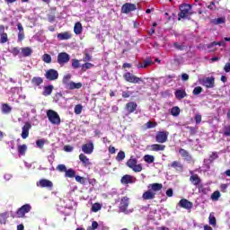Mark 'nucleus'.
<instances>
[{
    "label": "nucleus",
    "instance_id": "nucleus-1",
    "mask_svg": "<svg viewBox=\"0 0 230 230\" xmlns=\"http://www.w3.org/2000/svg\"><path fill=\"white\" fill-rule=\"evenodd\" d=\"M147 188L148 190L143 193L142 199L143 200H154L156 193L163 190V183H150Z\"/></svg>",
    "mask_w": 230,
    "mask_h": 230
},
{
    "label": "nucleus",
    "instance_id": "nucleus-2",
    "mask_svg": "<svg viewBox=\"0 0 230 230\" xmlns=\"http://www.w3.org/2000/svg\"><path fill=\"white\" fill-rule=\"evenodd\" d=\"M180 13H178V21L181 19H186L189 15H192L193 13L191 12V4H181L179 6Z\"/></svg>",
    "mask_w": 230,
    "mask_h": 230
},
{
    "label": "nucleus",
    "instance_id": "nucleus-3",
    "mask_svg": "<svg viewBox=\"0 0 230 230\" xmlns=\"http://www.w3.org/2000/svg\"><path fill=\"white\" fill-rule=\"evenodd\" d=\"M127 166L130 168L135 173H139V172L143 171V165L140 164H137V159L131 156L126 163Z\"/></svg>",
    "mask_w": 230,
    "mask_h": 230
},
{
    "label": "nucleus",
    "instance_id": "nucleus-4",
    "mask_svg": "<svg viewBox=\"0 0 230 230\" xmlns=\"http://www.w3.org/2000/svg\"><path fill=\"white\" fill-rule=\"evenodd\" d=\"M47 117L52 125H60V116L57 111L49 110L47 111Z\"/></svg>",
    "mask_w": 230,
    "mask_h": 230
},
{
    "label": "nucleus",
    "instance_id": "nucleus-5",
    "mask_svg": "<svg viewBox=\"0 0 230 230\" xmlns=\"http://www.w3.org/2000/svg\"><path fill=\"white\" fill-rule=\"evenodd\" d=\"M123 78L126 82H128V84H139V82H143V78L137 77L130 72L124 73Z\"/></svg>",
    "mask_w": 230,
    "mask_h": 230
},
{
    "label": "nucleus",
    "instance_id": "nucleus-6",
    "mask_svg": "<svg viewBox=\"0 0 230 230\" xmlns=\"http://www.w3.org/2000/svg\"><path fill=\"white\" fill-rule=\"evenodd\" d=\"M30 211H31V206L30 204H25L18 208L16 211V217L24 218L26 213H30Z\"/></svg>",
    "mask_w": 230,
    "mask_h": 230
},
{
    "label": "nucleus",
    "instance_id": "nucleus-7",
    "mask_svg": "<svg viewBox=\"0 0 230 230\" xmlns=\"http://www.w3.org/2000/svg\"><path fill=\"white\" fill-rule=\"evenodd\" d=\"M69 60H71V56H69V54L66 52L58 54V64H59V66H66Z\"/></svg>",
    "mask_w": 230,
    "mask_h": 230
},
{
    "label": "nucleus",
    "instance_id": "nucleus-8",
    "mask_svg": "<svg viewBox=\"0 0 230 230\" xmlns=\"http://www.w3.org/2000/svg\"><path fill=\"white\" fill-rule=\"evenodd\" d=\"M168 136H170V132L168 131H158L155 135L156 143H166L168 141Z\"/></svg>",
    "mask_w": 230,
    "mask_h": 230
},
{
    "label": "nucleus",
    "instance_id": "nucleus-9",
    "mask_svg": "<svg viewBox=\"0 0 230 230\" xmlns=\"http://www.w3.org/2000/svg\"><path fill=\"white\" fill-rule=\"evenodd\" d=\"M45 78H47V80H49V82L58 80V71L53 68L47 70V72L45 73Z\"/></svg>",
    "mask_w": 230,
    "mask_h": 230
},
{
    "label": "nucleus",
    "instance_id": "nucleus-10",
    "mask_svg": "<svg viewBox=\"0 0 230 230\" xmlns=\"http://www.w3.org/2000/svg\"><path fill=\"white\" fill-rule=\"evenodd\" d=\"M129 200L130 199H128V197L127 196L121 198L120 203L119 205V209L121 213H127V209H128Z\"/></svg>",
    "mask_w": 230,
    "mask_h": 230
},
{
    "label": "nucleus",
    "instance_id": "nucleus-11",
    "mask_svg": "<svg viewBox=\"0 0 230 230\" xmlns=\"http://www.w3.org/2000/svg\"><path fill=\"white\" fill-rule=\"evenodd\" d=\"M137 7L136 4L126 3L121 7V13H130V12H136Z\"/></svg>",
    "mask_w": 230,
    "mask_h": 230
},
{
    "label": "nucleus",
    "instance_id": "nucleus-12",
    "mask_svg": "<svg viewBox=\"0 0 230 230\" xmlns=\"http://www.w3.org/2000/svg\"><path fill=\"white\" fill-rule=\"evenodd\" d=\"M36 186H38V188H49V190H52L53 181L48 179H41L39 181H37Z\"/></svg>",
    "mask_w": 230,
    "mask_h": 230
},
{
    "label": "nucleus",
    "instance_id": "nucleus-13",
    "mask_svg": "<svg viewBox=\"0 0 230 230\" xmlns=\"http://www.w3.org/2000/svg\"><path fill=\"white\" fill-rule=\"evenodd\" d=\"M190 181L193 186H196V188H199V190H200V188L203 187L202 185H200L202 184V180L200 179V177H199V174H192L190 177Z\"/></svg>",
    "mask_w": 230,
    "mask_h": 230
},
{
    "label": "nucleus",
    "instance_id": "nucleus-14",
    "mask_svg": "<svg viewBox=\"0 0 230 230\" xmlns=\"http://www.w3.org/2000/svg\"><path fill=\"white\" fill-rule=\"evenodd\" d=\"M178 206H180V208H182L183 209H187L188 211H190L193 208V202H191L186 199H181L179 201Z\"/></svg>",
    "mask_w": 230,
    "mask_h": 230
},
{
    "label": "nucleus",
    "instance_id": "nucleus-15",
    "mask_svg": "<svg viewBox=\"0 0 230 230\" xmlns=\"http://www.w3.org/2000/svg\"><path fill=\"white\" fill-rule=\"evenodd\" d=\"M31 129V123L25 122L23 127L22 128V138L27 139V137L30 136V130Z\"/></svg>",
    "mask_w": 230,
    "mask_h": 230
},
{
    "label": "nucleus",
    "instance_id": "nucleus-16",
    "mask_svg": "<svg viewBox=\"0 0 230 230\" xmlns=\"http://www.w3.org/2000/svg\"><path fill=\"white\" fill-rule=\"evenodd\" d=\"M125 111L128 112V114H132L133 112H136V111H137V102H129L126 103Z\"/></svg>",
    "mask_w": 230,
    "mask_h": 230
},
{
    "label": "nucleus",
    "instance_id": "nucleus-17",
    "mask_svg": "<svg viewBox=\"0 0 230 230\" xmlns=\"http://www.w3.org/2000/svg\"><path fill=\"white\" fill-rule=\"evenodd\" d=\"M82 151L84 154H87L88 155L94 152V144L93 142L84 144L82 146Z\"/></svg>",
    "mask_w": 230,
    "mask_h": 230
},
{
    "label": "nucleus",
    "instance_id": "nucleus-18",
    "mask_svg": "<svg viewBox=\"0 0 230 230\" xmlns=\"http://www.w3.org/2000/svg\"><path fill=\"white\" fill-rule=\"evenodd\" d=\"M121 184H134L136 182V178L130 174H125L120 179Z\"/></svg>",
    "mask_w": 230,
    "mask_h": 230
},
{
    "label": "nucleus",
    "instance_id": "nucleus-19",
    "mask_svg": "<svg viewBox=\"0 0 230 230\" xmlns=\"http://www.w3.org/2000/svg\"><path fill=\"white\" fill-rule=\"evenodd\" d=\"M152 64H154V61H152V58L147 57L143 63H138V65L137 66V67L138 69H146V67L152 66Z\"/></svg>",
    "mask_w": 230,
    "mask_h": 230
},
{
    "label": "nucleus",
    "instance_id": "nucleus-20",
    "mask_svg": "<svg viewBox=\"0 0 230 230\" xmlns=\"http://www.w3.org/2000/svg\"><path fill=\"white\" fill-rule=\"evenodd\" d=\"M203 85L207 87V89H213L215 87V77H207L203 79Z\"/></svg>",
    "mask_w": 230,
    "mask_h": 230
},
{
    "label": "nucleus",
    "instance_id": "nucleus-21",
    "mask_svg": "<svg viewBox=\"0 0 230 230\" xmlns=\"http://www.w3.org/2000/svg\"><path fill=\"white\" fill-rule=\"evenodd\" d=\"M169 166L173 168L176 172H184V165H182V164L179 161H173Z\"/></svg>",
    "mask_w": 230,
    "mask_h": 230
},
{
    "label": "nucleus",
    "instance_id": "nucleus-22",
    "mask_svg": "<svg viewBox=\"0 0 230 230\" xmlns=\"http://www.w3.org/2000/svg\"><path fill=\"white\" fill-rule=\"evenodd\" d=\"M174 96L176 100H183V98H186V96H188V93L184 89H178L174 92Z\"/></svg>",
    "mask_w": 230,
    "mask_h": 230
},
{
    "label": "nucleus",
    "instance_id": "nucleus-23",
    "mask_svg": "<svg viewBox=\"0 0 230 230\" xmlns=\"http://www.w3.org/2000/svg\"><path fill=\"white\" fill-rule=\"evenodd\" d=\"M79 161H81L83 166H84V168H87V166H91V164H93L91 163V161L89 160V158L87 157V155H84V154H80L79 155Z\"/></svg>",
    "mask_w": 230,
    "mask_h": 230
},
{
    "label": "nucleus",
    "instance_id": "nucleus-24",
    "mask_svg": "<svg viewBox=\"0 0 230 230\" xmlns=\"http://www.w3.org/2000/svg\"><path fill=\"white\" fill-rule=\"evenodd\" d=\"M73 38V34L70 31L60 32L58 34V40H69Z\"/></svg>",
    "mask_w": 230,
    "mask_h": 230
},
{
    "label": "nucleus",
    "instance_id": "nucleus-25",
    "mask_svg": "<svg viewBox=\"0 0 230 230\" xmlns=\"http://www.w3.org/2000/svg\"><path fill=\"white\" fill-rule=\"evenodd\" d=\"M152 152H164L166 150V146L161 144H153L151 145Z\"/></svg>",
    "mask_w": 230,
    "mask_h": 230
},
{
    "label": "nucleus",
    "instance_id": "nucleus-26",
    "mask_svg": "<svg viewBox=\"0 0 230 230\" xmlns=\"http://www.w3.org/2000/svg\"><path fill=\"white\" fill-rule=\"evenodd\" d=\"M179 154L181 155V157L184 158V161H191V155H190V152H188V150L180 148Z\"/></svg>",
    "mask_w": 230,
    "mask_h": 230
},
{
    "label": "nucleus",
    "instance_id": "nucleus-27",
    "mask_svg": "<svg viewBox=\"0 0 230 230\" xmlns=\"http://www.w3.org/2000/svg\"><path fill=\"white\" fill-rule=\"evenodd\" d=\"M27 150H28V146H26L25 144L19 145L17 146V151H18V154H19V157H21L22 155V156L26 155Z\"/></svg>",
    "mask_w": 230,
    "mask_h": 230
},
{
    "label": "nucleus",
    "instance_id": "nucleus-28",
    "mask_svg": "<svg viewBox=\"0 0 230 230\" xmlns=\"http://www.w3.org/2000/svg\"><path fill=\"white\" fill-rule=\"evenodd\" d=\"M31 83L32 84V85L39 87V85H42V84H44V79H42V77L34 76L31 80Z\"/></svg>",
    "mask_w": 230,
    "mask_h": 230
},
{
    "label": "nucleus",
    "instance_id": "nucleus-29",
    "mask_svg": "<svg viewBox=\"0 0 230 230\" xmlns=\"http://www.w3.org/2000/svg\"><path fill=\"white\" fill-rule=\"evenodd\" d=\"M22 56L26 57H31V53H33V50L30 47H24L21 49Z\"/></svg>",
    "mask_w": 230,
    "mask_h": 230
},
{
    "label": "nucleus",
    "instance_id": "nucleus-30",
    "mask_svg": "<svg viewBox=\"0 0 230 230\" xmlns=\"http://www.w3.org/2000/svg\"><path fill=\"white\" fill-rule=\"evenodd\" d=\"M66 89H69L70 91H73L75 89H82V83H75L71 81L66 86Z\"/></svg>",
    "mask_w": 230,
    "mask_h": 230
},
{
    "label": "nucleus",
    "instance_id": "nucleus-31",
    "mask_svg": "<svg viewBox=\"0 0 230 230\" xmlns=\"http://www.w3.org/2000/svg\"><path fill=\"white\" fill-rule=\"evenodd\" d=\"M53 85L49 84L47 86H44L42 95L43 96H50L51 93H53Z\"/></svg>",
    "mask_w": 230,
    "mask_h": 230
},
{
    "label": "nucleus",
    "instance_id": "nucleus-32",
    "mask_svg": "<svg viewBox=\"0 0 230 230\" xmlns=\"http://www.w3.org/2000/svg\"><path fill=\"white\" fill-rule=\"evenodd\" d=\"M65 177H68V179L75 178L76 171H75V169H73V168L66 169V171L65 172Z\"/></svg>",
    "mask_w": 230,
    "mask_h": 230
},
{
    "label": "nucleus",
    "instance_id": "nucleus-33",
    "mask_svg": "<svg viewBox=\"0 0 230 230\" xmlns=\"http://www.w3.org/2000/svg\"><path fill=\"white\" fill-rule=\"evenodd\" d=\"M75 179L76 182H78L79 184H82L83 186H85V184H87V181H89V179L80 175H76Z\"/></svg>",
    "mask_w": 230,
    "mask_h": 230
},
{
    "label": "nucleus",
    "instance_id": "nucleus-34",
    "mask_svg": "<svg viewBox=\"0 0 230 230\" xmlns=\"http://www.w3.org/2000/svg\"><path fill=\"white\" fill-rule=\"evenodd\" d=\"M82 23L80 22H77L74 26V32L75 33V35H80L82 33Z\"/></svg>",
    "mask_w": 230,
    "mask_h": 230
},
{
    "label": "nucleus",
    "instance_id": "nucleus-35",
    "mask_svg": "<svg viewBox=\"0 0 230 230\" xmlns=\"http://www.w3.org/2000/svg\"><path fill=\"white\" fill-rule=\"evenodd\" d=\"M3 114H10L12 112V107L8 103L2 104Z\"/></svg>",
    "mask_w": 230,
    "mask_h": 230
},
{
    "label": "nucleus",
    "instance_id": "nucleus-36",
    "mask_svg": "<svg viewBox=\"0 0 230 230\" xmlns=\"http://www.w3.org/2000/svg\"><path fill=\"white\" fill-rule=\"evenodd\" d=\"M144 161L146 163H147L148 164H152V163H154V161H155V157H154V155H146L144 156Z\"/></svg>",
    "mask_w": 230,
    "mask_h": 230
},
{
    "label": "nucleus",
    "instance_id": "nucleus-37",
    "mask_svg": "<svg viewBox=\"0 0 230 230\" xmlns=\"http://www.w3.org/2000/svg\"><path fill=\"white\" fill-rule=\"evenodd\" d=\"M172 116L177 117L181 114V109L177 106H174L171 109Z\"/></svg>",
    "mask_w": 230,
    "mask_h": 230
},
{
    "label": "nucleus",
    "instance_id": "nucleus-38",
    "mask_svg": "<svg viewBox=\"0 0 230 230\" xmlns=\"http://www.w3.org/2000/svg\"><path fill=\"white\" fill-rule=\"evenodd\" d=\"M223 136L230 137V125H226L223 128Z\"/></svg>",
    "mask_w": 230,
    "mask_h": 230
},
{
    "label": "nucleus",
    "instance_id": "nucleus-39",
    "mask_svg": "<svg viewBox=\"0 0 230 230\" xmlns=\"http://www.w3.org/2000/svg\"><path fill=\"white\" fill-rule=\"evenodd\" d=\"M91 67H94V65L89 62H86L82 65V71L85 72L87 69H91Z\"/></svg>",
    "mask_w": 230,
    "mask_h": 230
},
{
    "label": "nucleus",
    "instance_id": "nucleus-40",
    "mask_svg": "<svg viewBox=\"0 0 230 230\" xmlns=\"http://www.w3.org/2000/svg\"><path fill=\"white\" fill-rule=\"evenodd\" d=\"M208 222L210 226H213V227H215L217 226V217L210 214L208 217Z\"/></svg>",
    "mask_w": 230,
    "mask_h": 230
},
{
    "label": "nucleus",
    "instance_id": "nucleus-41",
    "mask_svg": "<svg viewBox=\"0 0 230 230\" xmlns=\"http://www.w3.org/2000/svg\"><path fill=\"white\" fill-rule=\"evenodd\" d=\"M84 110V106L82 104H76L74 109L75 114H82V111Z\"/></svg>",
    "mask_w": 230,
    "mask_h": 230
},
{
    "label": "nucleus",
    "instance_id": "nucleus-42",
    "mask_svg": "<svg viewBox=\"0 0 230 230\" xmlns=\"http://www.w3.org/2000/svg\"><path fill=\"white\" fill-rule=\"evenodd\" d=\"M8 40V34L4 32V34H0V44H6Z\"/></svg>",
    "mask_w": 230,
    "mask_h": 230
},
{
    "label": "nucleus",
    "instance_id": "nucleus-43",
    "mask_svg": "<svg viewBox=\"0 0 230 230\" xmlns=\"http://www.w3.org/2000/svg\"><path fill=\"white\" fill-rule=\"evenodd\" d=\"M125 159V153L123 151H119L116 156V161L119 163L123 161Z\"/></svg>",
    "mask_w": 230,
    "mask_h": 230
},
{
    "label": "nucleus",
    "instance_id": "nucleus-44",
    "mask_svg": "<svg viewBox=\"0 0 230 230\" xmlns=\"http://www.w3.org/2000/svg\"><path fill=\"white\" fill-rule=\"evenodd\" d=\"M42 60L45 64H51V56L49 54H44L42 56Z\"/></svg>",
    "mask_w": 230,
    "mask_h": 230
},
{
    "label": "nucleus",
    "instance_id": "nucleus-45",
    "mask_svg": "<svg viewBox=\"0 0 230 230\" xmlns=\"http://www.w3.org/2000/svg\"><path fill=\"white\" fill-rule=\"evenodd\" d=\"M100 209H102V205H100V203H95L92 206V211L93 213H98V211H100Z\"/></svg>",
    "mask_w": 230,
    "mask_h": 230
},
{
    "label": "nucleus",
    "instance_id": "nucleus-46",
    "mask_svg": "<svg viewBox=\"0 0 230 230\" xmlns=\"http://www.w3.org/2000/svg\"><path fill=\"white\" fill-rule=\"evenodd\" d=\"M220 196H221L220 191L216 190L211 194V199L212 200H218L220 199Z\"/></svg>",
    "mask_w": 230,
    "mask_h": 230
},
{
    "label": "nucleus",
    "instance_id": "nucleus-47",
    "mask_svg": "<svg viewBox=\"0 0 230 230\" xmlns=\"http://www.w3.org/2000/svg\"><path fill=\"white\" fill-rule=\"evenodd\" d=\"M69 80H71V75H66L63 77V84L64 85H66V87H67L68 84H71V82H69Z\"/></svg>",
    "mask_w": 230,
    "mask_h": 230
},
{
    "label": "nucleus",
    "instance_id": "nucleus-48",
    "mask_svg": "<svg viewBox=\"0 0 230 230\" xmlns=\"http://www.w3.org/2000/svg\"><path fill=\"white\" fill-rule=\"evenodd\" d=\"M157 127V122H152V121H147L146 123V128H155Z\"/></svg>",
    "mask_w": 230,
    "mask_h": 230
},
{
    "label": "nucleus",
    "instance_id": "nucleus-49",
    "mask_svg": "<svg viewBox=\"0 0 230 230\" xmlns=\"http://www.w3.org/2000/svg\"><path fill=\"white\" fill-rule=\"evenodd\" d=\"M200 93H202V87L201 86H197L192 91V94H194V96H199V94H200Z\"/></svg>",
    "mask_w": 230,
    "mask_h": 230
},
{
    "label": "nucleus",
    "instance_id": "nucleus-50",
    "mask_svg": "<svg viewBox=\"0 0 230 230\" xmlns=\"http://www.w3.org/2000/svg\"><path fill=\"white\" fill-rule=\"evenodd\" d=\"M73 69H78L80 67V61L78 59H72Z\"/></svg>",
    "mask_w": 230,
    "mask_h": 230
},
{
    "label": "nucleus",
    "instance_id": "nucleus-51",
    "mask_svg": "<svg viewBox=\"0 0 230 230\" xmlns=\"http://www.w3.org/2000/svg\"><path fill=\"white\" fill-rule=\"evenodd\" d=\"M187 129L189 130L190 136H195L197 134V128L196 127L188 126Z\"/></svg>",
    "mask_w": 230,
    "mask_h": 230
},
{
    "label": "nucleus",
    "instance_id": "nucleus-52",
    "mask_svg": "<svg viewBox=\"0 0 230 230\" xmlns=\"http://www.w3.org/2000/svg\"><path fill=\"white\" fill-rule=\"evenodd\" d=\"M57 170L58 172H64L66 173V172L67 171V167H66L65 164H58L57 166Z\"/></svg>",
    "mask_w": 230,
    "mask_h": 230
},
{
    "label": "nucleus",
    "instance_id": "nucleus-53",
    "mask_svg": "<svg viewBox=\"0 0 230 230\" xmlns=\"http://www.w3.org/2000/svg\"><path fill=\"white\" fill-rule=\"evenodd\" d=\"M11 53L13 57H17V55H19V53H21V49H19L18 47H14L12 49Z\"/></svg>",
    "mask_w": 230,
    "mask_h": 230
},
{
    "label": "nucleus",
    "instance_id": "nucleus-54",
    "mask_svg": "<svg viewBox=\"0 0 230 230\" xmlns=\"http://www.w3.org/2000/svg\"><path fill=\"white\" fill-rule=\"evenodd\" d=\"M216 159H218V153L213 152L209 156V161L213 163V161H216Z\"/></svg>",
    "mask_w": 230,
    "mask_h": 230
},
{
    "label": "nucleus",
    "instance_id": "nucleus-55",
    "mask_svg": "<svg viewBox=\"0 0 230 230\" xmlns=\"http://www.w3.org/2000/svg\"><path fill=\"white\" fill-rule=\"evenodd\" d=\"M93 60V57L89 53H85L83 58V62H91Z\"/></svg>",
    "mask_w": 230,
    "mask_h": 230
},
{
    "label": "nucleus",
    "instance_id": "nucleus-56",
    "mask_svg": "<svg viewBox=\"0 0 230 230\" xmlns=\"http://www.w3.org/2000/svg\"><path fill=\"white\" fill-rule=\"evenodd\" d=\"M194 120H195V122H196V125H200V122L202 121V115L197 114V115L194 117Z\"/></svg>",
    "mask_w": 230,
    "mask_h": 230
},
{
    "label": "nucleus",
    "instance_id": "nucleus-57",
    "mask_svg": "<svg viewBox=\"0 0 230 230\" xmlns=\"http://www.w3.org/2000/svg\"><path fill=\"white\" fill-rule=\"evenodd\" d=\"M173 46H174V48L176 49H178L179 51H184V45H181V44H179L178 42H175L174 44H173Z\"/></svg>",
    "mask_w": 230,
    "mask_h": 230
},
{
    "label": "nucleus",
    "instance_id": "nucleus-58",
    "mask_svg": "<svg viewBox=\"0 0 230 230\" xmlns=\"http://www.w3.org/2000/svg\"><path fill=\"white\" fill-rule=\"evenodd\" d=\"M36 145L39 148H44V140L43 139L37 140Z\"/></svg>",
    "mask_w": 230,
    "mask_h": 230
},
{
    "label": "nucleus",
    "instance_id": "nucleus-59",
    "mask_svg": "<svg viewBox=\"0 0 230 230\" xmlns=\"http://www.w3.org/2000/svg\"><path fill=\"white\" fill-rule=\"evenodd\" d=\"M24 32H18V42H22L24 40Z\"/></svg>",
    "mask_w": 230,
    "mask_h": 230
},
{
    "label": "nucleus",
    "instance_id": "nucleus-60",
    "mask_svg": "<svg viewBox=\"0 0 230 230\" xmlns=\"http://www.w3.org/2000/svg\"><path fill=\"white\" fill-rule=\"evenodd\" d=\"M131 94H132V92L130 91L122 92V98H130Z\"/></svg>",
    "mask_w": 230,
    "mask_h": 230
},
{
    "label": "nucleus",
    "instance_id": "nucleus-61",
    "mask_svg": "<svg viewBox=\"0 0 230 230\" xmlns=\"http://www.w3.org/2000/svg\"><path fill=\"white\" fill-rule=\"evenodd\" d=\"M224 71L225 73H230V63H226L225 66H224Z\"/></svg>",
    "mask_w": 230,
    "mask_h": 230
},
{
    "label": "nucleus",
    "instance_id": "nucleus-62",
    "mask_svg": "<svg viewBox=\"0 0 230 230\" xmlns=\"http://www.w3.org/2000/svg\"><path fill=\"white\" fill-rule=\"evenodd\" d=\"M228 186H229V185H228L227 183L221 184V186H220L221 191H223L224 193H226V190H227Z\"/></svg>",
    "mask_w": 230,
    "mask_h": 230
},
{
    "label": "nucleus",
    "instance_id": "nucleus-63",
    "mask_svg": "<svg viewBox=\"0 0 230 230\" xmlns=\"http://www.w3.org/2000/svg\"><path fill=\"white\" fill-rule=\"evenodd\" d=\"M109 154H116V147L110 146H109Z\"/></svg>",
    "mask_w": 230,
    "mask_h": 230
},
{
    "label": "nucleus",
    "instance_id": "nucleus-64",
    "mask_svg": "<svg viewBox=\"0 0 230 230\" xmlns=\"http://www.w3.org/2000/svg\"><path fill=\"white\" fill-rule=\"evenodd\" d=\"M65 152H73V146H64Z\"/></svg>",
    "mask_w": 230,
    "mask_h": 230
}]
</instances>
